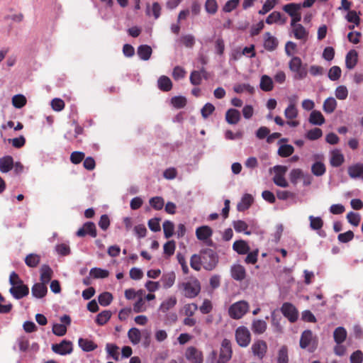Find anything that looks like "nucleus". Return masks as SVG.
<instances>
[{
	"instance_id": "f257e3e1",
	"label": "nucleus",
	"mask_w": 363,
	"mask_h": 363,
	"mask_svg": "<svg viewBox=\"0 0 363 363\" xmlns=\"http://www.w3.org/2000/svg\"><path fill=\"white\" fill-rule=\"evenodd\" d=\"M179 289L182 294L189 298L196 297L201 291L200 281L194 278L188 281L183 282L179 285Z\"/></svg>"
},
{
	"instance_id": "f03ea898",
	"label": "nucleus",
	"mask_w": 363,
	"mask_h": 363,
	"mask_svg": "<svg viewBox=\"0 0 363 363\" xmlns=\"http://www.w3.org/2000/svg\"><path fill=\"white\" fill-rule=\"evenodd\" d=\"M203 267L208 271L216 268L218 262V255L212 249L204 248L201 250Z\"/></svg>"
},
{
	"instance_id": "7ed1b4c3",
	"label": "nucleus",
	"mask_w": 363,
	"mask_h": 363,
	"mask_svg": "<svg viewBox=\"0 0 363 363\" xmlns=\"http://www.w3.org/2000/svg\"><path fill=\"white\" fill-rule=\"evenodd\" d=\"M249 304L245 301H240L232 304L229 309L228 313L230 318L233 319L241 318L248 311Z\"/></svg>"
},
{
	"instance_id": "20e7f679",
	"label": "nucleus",
	"mask_w": 363,
	"mask_h": 363,
	"mask_svg": "<svg viewBox=\"0 0 363 363\" xmlns=\"http://www.w3.org/2000/svg\"><path fill=\"white\" fill-rule=\"evenodd\" d=\"M317 340L313 337V333L310 330H304L300 338V347L302 349L309 347L310 352H313L316 348Z\"/></svg>"
},
{
	"instance_id": "39448f33",
	"label": "nucleus",
	"mask_w": 363,
	"mask_h": 363,
	"mask_svg": "<svg viewBox=\"0 0 363 363\" xmlns=\"http://www.w3.org/2000/svg\"><path fill=\"white\" fill-rule=\"evenodd\" d=\"M250 349L255 358L262 360L267 354L268 346L264 340L259 339L254 341Z\"/></svg>"
},
{
	"instance_id": "423d86ee",
	"label": "nucleus",
	"mask_w": 363,
	"mask_h": 363,
	"mask_svg": "<svg viewBox=\"0 0 363 363\" xmlns=\"http://www.w3.org/2000/svg\"><path fill=\"white\" fill-rule=\"evenodd\" d=\"M235 340L239 346L246 347L251 341L250 330L245 326H240L235 330Z\"/></svg>"
},
{
	"instance_id": "0eeeda50",
	"label": "nucleus",
	"mask_w": 363,
	"mask_h": 363,
	"mask_svg": "<svg viewBox=\"0 0 363 363\" xmlns=\"http://www.w3.org/2000/svg\"><path fill=\"white\" fill-rule=\"evenodd\" d=\"M231 342L228 339L222 341L218 359L216 363H227L232 357Z\"/></svg>"
},
{
	"instance_id": "6e6552de",
	"label": "nucleus",
	"mask_w": 363,
	"mask_h": 363,
	"mask_svg": "<svg viewBox=\"0 0 363 363\" xmlns=\"http://www.w3.org/2000/svg\"><path fill=\"white\" fill-rule=\"evenodd\" d=\"M184 356L190 363H203V354L201 350L194 346H189L186 349Z\"/></svg>"
},
{
	"instance_id": "1a4fd4ad",
	"label": "nucleus",
	"mask_w": 363,
	"mask_h": 363,
	"mask_svg": "<svg viewBox=\"0 0 363 363\" xmlns=\"http://www.w3.org/2000/svg\"><path fill=\"white\" fill-rule=\"evenodd\" d=\"M289 69L291 71L296 74V78L298 79H303L307 75V71L302 67V61L298 57H293L289 62Z\"/></svg>"
},
{
	"instance_id": "9d476101",
	"label": "nucleus",
	"mask_w": 363,
	"mask_h": 363,
	"mask_svg": "<svg viewBox=\"0 0 363 363\" xmlns=\"http://www.w3.org/2000/svg\"><path fill=\"white\" fill-rule=\"evenodd\" d=\"M281 311L291 323H294L298 317V312L296 307L291 303H284L281 307Z\"/></svg>"
},
{
	"instance_id": "9b49d317",
	"label": "nucleus",
	"mask_w": 363,
	"mask_h": 363,
	"mask_svg": "<svg viewBox=\"0 0 363 363\" xmlns=\"http://www.w3.org/2000/svg\"><path fill=\"white\" fill-rule=\"evenodd\" d=\"M52 350L55 353L60 355L70 354L73 350L72 342L69 340H63L59 344L52 345Z\"/></svg>"
},
{
	"instance_id": "f8f14e48",
	"label": "nucleus",
	"mask_w": 363,
	"mask_h": 363,
	"mask_svg": "<svg viewBox=\"0 0 363 363\" xmlns=\"http://www.w3.org/2000/svg\"><path fill=\"white\" fill-rule=\"evenodd\" d=\"M76 235L80 238L87 235L91 238H96L97 236V230L95 224L90 221L86 222L83 226L77 231Z\"/></svg>"
},
{
	"instance_id": "ddd939ff",
	"label": "nucleus",
	"mask_w": 363,
	"mask_h": 363,
	"mask_svg": "<svg viewBox=\"0 0 363 363\" xmlns=\"http://www.w3.org/2000/svg\"><path fill=\"white\" fill-rule=\"evenodd\" d=\"M9 292L16 299H21L29 294V288L22 281L21 284L12 285Z\"/></svg>"
},
{
	"instance_id": "4468645a",
	"label": "nucleus",
	"mask_w": 363,
	"mask_h": 363,
	"mask_svg": "<svg viewBox=\"0 0 363 363\" xmlns=\"http://www.w3.org/2000/svg\"><path fill=\"white\" fill-rule=\"evenodd\" d=\"M277 174L273 178L274 184L281 187H287L289 186L288 182L284 177V174L286 171V167L284 166L277 165L274 167Z\"/></svg>"
},
{
	"instance_id": "2eb2a0df",
	"label": "nucleus",
	"mask_w": 363,
	"mask_h": 363,
	"mask_svg": "<svg viewBox=\"0 0 363 363\" xmlns=\"http://www.w3.org/2000/svg\"><path fill=\"white\" fill-rule=\"evenodd\" d=\"M231 277L236 281H242L246 277V270L240 264H235L230 269Z\"/></svg>"
},
{
	"instance_id": "dca6fc26",
	"label": "nucleus",
	"mask_w": 363,
	"mask_h": 363,
	"mask_svg": "<svg viewBox=\"0 0 363 363\" xmlns=\"http://www.w3.org/2000/svg\"><path fill=\"white\" fill-rule=\"evenodd\" d=\"M213 230L208 225H202L196 229V236L199 240H208L213 235Z\"/></svg>"
},
{
	"instance_id": "f3484780",
	"label": "nucleus",
	"mask_w": 363,
	"mask_h": 363,
	"mask_svg": "<svg viewBox=\"0 0 363 363\" xmlns=\"http://www.w3.org/2000/svg\"><path fill=\"white\" fill-rule=\"evenodd\" d=\"M267 324L265 320L254 319L252 322L251 330L255 335H262L267 330Z\"/></svg>"
},
{
	"instance_id": "a211bd4d",
	"label": "nucleus",
	"mask_w": 363,
	"mask_h": 363,
	"mask_svg": "<svg viewBox=\"0 0 363 363\" xmlns=\"http://www.w3.org/2000/svg\"><path fill=\"white\" fill-rule=\"evenodd\" d=\"M13 159L10 155L4 156L0 158V172L7 173L13 167Z\"/></svg>"
},
{
	"instance_id": "6ab92c4d",
	"label": "nucleus",
	"mask_w": 363,
	"mask_h": 363,
	"mask_svg": "<svg viewBox=\"0 0 363 363\" xmlns=\"http://www.w3.org/2000/svg\"><path fill=\"white\" fill-rule=\"evenodd\" d=\"M345 162L344 155L340 150L335 149L331 152L330 163L332 167H338Z\"/></svg>"
},
{
	"instance_id": "aec40b11",
	"label": "nucleus",
	"mask_w": 363,
	"mask_h": 363,
	"mask_svg": "<svg viewBox=\"0 0 363 363\" xmlns=\"http://www.w3.org/2000/svg\"><path fill=\"white\" fill-rule=\"evenodd\" d=\"M240 113L235 108H230L225 113V121L228 124L235 125L240 120Z\"/></svg>"
},
{
	"instance_id": "412c9836",
	"label": "nucleus",
	"mask_w": 363,
	"mask_h": 363,
	"mask_svg": "<svg viewBox=\"0 0 363 363\" xmlns=\"http://www.w3.org/2000/svg\"><path fill=\"white\" fill-rule=\"evenodd\" d=\"M277 39L271 35L270 33L267 32L264 34V47L268 51L274 50L278 46Z\"/></svg>"
},
{
	"instance_id": "4be33fe9",
	"label": "nucleus",
	"mask_w": 363,
	"mask_h": 363,
	"mask_svg": "<svg viewBox=\"0 0 363 363\" xmlns=\"http://www.w3.org/2000/svg\"><path fill=\"white\" fill-rule=\"evenodd\" d=\"M47 286L43 283H36L31 289L32 295L38 298H43L47 294Z\"/></svg>"
},
{
	"instance_id": "5701e85b",
	"label": "nucleus",
	"mask_w": 363,
	"mask_h": 363,
	"mask_svg": "<svg viewBox=\"0 0 363 363\" xmlns=\"http://www.w3.org/2000/svg\"><path fill=\"white\" fill-rule=\"evenodd\" d=\"M254 201L253 197L249 194H245L241 199V201L237 205L238 211H245L248 209Z\"/></svg>"
},
{
	"instance_id": "b1692460",
	"label": "nucleus",
	"mask_w": 363,
	"mask_h": 363,
	"mask_svg": "<svg viewBox=\"0 0 363 363\" xmlns=\"http://www.w3.org/2000/svg\"><path fill=\"white\" fill-rule=\"evenodd\" d=\"M53 275V271L48 264H43L40 269V281L44 284H48Z\"/></svg>"
},
{
	"instance_id": "393cba45",
	"label": "nucleus",
	"mask_w": 363,
	"mask_h": 363,
	"mask_svg": "<svg viewBox=\"0 0 363 363\" xmlns=\"http://www.w3.org/2000/svg\"><path fill=\"white\" fill-rule=\"evenodd\" d=\"M286 18L283 17L282 14L279 11H274L270 13L266 18V23L269 25L279 23L281 25L285 24Z\"/></svg>"
},
{
	"instance_id": "a878e982",
	"label": "nucleus",
	"mask_w": 363,
	"mask_h": 363,
	"mask_svg": "<svg viewBox=\"0 0 363 363\" xmlns=\"http://www.w3.org/2000/svg\"><path fill=\"white\" fill-rule=\"evenodd\" d=\"M347 173L352 179H356L360 177H363V164L357 163L350 166L347 169Z\"/></svg>"
},
{
	"instance_id": "bb28decb",
	"label": "nucleus",
	"mask_w": 363,
	"mask_h": 363,
	"mask_svg": "<svg viewBox=\"0 0 363 363\" xmlns=\"http://www.w3.org/2000/svg\"><path fill=\"white\" fill-rule=\"evenodd\" d=\"M175 279L176 275L173 272L164 274L160 280L162 284L163 288L169 289L172 287L175 282Z\"/></svg>"
},
{
	"instance_id": "cd10ccee",
	"label": "nucleus",
	"mask_w": 363,
	"mask_h": 363,
	"mask_svg": "<svg viewBox=\"0 0 363 363\" xmlns=\"http://www.w3.org/2000/svg\"><path fill=\"white\" fill-rule=\"evenodd\" d=\"M233 248L239 255H245L250 251L249 245L245 240H242L234 242Z\"/></svg>"
},
{
	"instance_id": "c85d7f7f",
	"label": "nucleus",
	"mask_w": 363,
	"mask_h": 363,
	"mask_svg": "<svg viewBox=\"0 0 363 363\" xmlns=\"http://www.w3.org/2000/svg\"><path fill=\"white\" fill-rule=\"evenodd\" d=\"M158 88L162 91H169L172 88L171 79L164 75L161 76L157 81Z\"/></svg>"
},
{
	"instance_id": "c756f323",
	"label": "nucleus",
	"mask_w": 363,
	"mask_h": 363,
	"mask_svg": "<svg viewBox=\"0 0 363 363\" xmlns=\"http://www.w3.org/2000/svg\"><path fill=\"white\" fill-rule=\"evenodd\" d=\"M143 333L137 328H132L128 332V337L130 342L133 345H138L141 340Z\"/></svg>"
},
{
	"instance_id": "7c9ffc66",
	"label": "nucleus",
	"mask_w": 363,
	"mask_h": 363,
	"mask_svg": "<svg viewBox=\"0 0 363 363\" xmlns=\"http://www.w3.org/2000/svg\"><path fill=\"white\" fill-rule=\"evenodd\" d=\"M298 109L294 101L290 100V104L284 111V116L288 120H293L298 116Z\"/></svg>"
},
{
	"instance_id": "2f4dec72",
	"label": "nucleus",
	"mask_w": 363,
	"mask_h": 363,
	"mask_svg": "<svg viewBox=\"0 0 363 363\" xmlns=\"http://www.w3.org/2000/svg\"><path fill=\"white\" fill-rule=\"evenodd\" d=\"M138 55L143 60H147L150 58L152 50L147 45H142L138 48Z\"/></svg>"
},
{
	"instance_id": "473e14b6",
	"label": "nucleus",
	"mask_w": 363,
	"mask_h": 363,
	"mask_svg": "<svg viewBox=\"0 0 363 363\" xmlns=\"http://www.w3.org/2000/svg\"><path fill=\"white\" fill-rule=\"evenodd\" d=\"M325 121V118L320 111L314 110L311 113L309 122L311 124L321 125Z\"/></svg>"
},
{
	"instance_id": "72a5a7b5",
	"label": "nucleus",
	"mask_w": 363,
	"mask_h": 363,
	"mask_svg": "<svg viewBox=\"0 0 363 363\" xmlns=\"http://www.w3.org/2000/svg\"><path fill=\"white\" fill-rule=\"evenodd\" d=\"M357 62V52L354 50H350L346 55L345 64L346 67L351 69H353Z\"/></svg>"
},
{
	"instance_id": "f704fd0d",
	"label": "nucleus",
	"mask_w": 363,
	"mask_h": 363,
	"mask_svg": "<svg viewBox=\"0 0 363 363\" xmlns=\"http://www.w3.org/2000/svg\"><path fill=\"white\" fill-rule=\"evenodd\" d=\"M335 342L337 344H342L347 337V331L343 327L337 328L333 333Z\"/></svg>"
},
{
	"instance_id": "c9c22d12",
	"label": "nucleus",
	"mask_w": 363,
	"mask_h": 363,
	"mask_svg": "<svg viewBox=\"0 0 363 363\" xmlns=\"http://www.w3.org/2000/svg\"><path fill=\"white\" fill-rule=\"evenodd\" d=\"M78 342L79 346L85 352H91L97 347L92 340L88 339L79 338Z\"/></svg>"
},
{
	"instance_id": "e433bc0d",
	"label": "nucleus",
	"mask_w": 363,
	"mask_h": 363,
	"mask_svg": "<svg viewBox=\"0 0 363 363\" xmlns=\"http://www.w3.org/2000/svg\"><path fill=\"white\" fill-rule=\"evenodd\" d=\"M260 89L264 91H270L274 88L273 81L267 75H263L260 79Z\"/></svg>"
},
{
	"instance_id": "4c0bfd02",
	"label": "nucleus",
	"mask_w": 363,
	"mask_h": 363,
	"mask_svg": "<svg viewBox=\"0 0 363 363\" xmlns=\"http://www.w3.org/2000/svg\"><path fill=\"white\" fill-rule=\"evenodd\" d=\"M177 298L174 296H171L164 300L160 306V311L162 313H166L169 309L174 308L177 304Z\"/></svg>"
},
{
	"instance_id": "58836bf2",
	"label": "nucleus",
	"mask_w": 363,
	"mask_h": 363,
	"mask_svg": "<svg viewBox=\"0 0 363 363\" xmlns=\"http://www.w3.org/2000/svg\"><path fill=\"white\" fill-rule=\"evenodd\" d=\"M294 34L296 39L306 40L308 38V32L301 24H297L294 27Z\"/></svg>"
},
{
	"instance_id": "ea45409f",
	"label": "nucleus",
	"mask_w": 363,
	"mask_h": 363,
	"mask_svg": "<svg viewBox=\"0 0 363 363\" xmlns=\"http://www.w3.org/2000/svg\"><path fill=\"white\" fill-rule=\"evenodd\" d=\"M190 265L191 267L196 271L201 270V267H203L201 251L199 252V254H194L191 257Z\"/></svg>"
},
{
	"instance_id": "a19ab883",
	"label": "nucleus",
	"mask_w": 363,
	"mask_h": 363,
	"mask_svg": "<svg viewBox=\"0 0 363 363\" xmlns=\"http://www.w3.org/2000/svg\"><path fill=\"white\" fill-rule=\"evenodd\" d=\"M337 107V101L333 97L326 99L323 103V109L327 113H332Z\"/></svg>"
},
{
	"instance_id": "79ce46f5",
	"label": "nucleus",
	"mask_w": 363,
	"mask_h": 363,
	"mask_svg": "<svg viewBox=\"0 0 363 363\" xmlns=\"http://www.w3.org/2000/svg\"><path fill=\"white\" fill-rule=\"evenodd\" d=\"M40 262V256L31 253L28 255L25 258V263L29 267H36Z\"/></svg>"
},
{
	"instance_id": "37998d69",
	"label": "nucleus",
	"mask_w": 363,
	"mask_h": 363,
	"mask_svg": "<svg viewBox=\"0 0 363 363\" xmlns=\"http://www.w3.org/2000/svg\"><path fill=\"white\" fill-rule=\"evenodd\" d=\"M111 315L110 311H103L97 315L95 322L99 325H104L110 320Z\"/></svg>"
},
{
	"instance_id": "c03bdc74",
	"label": "nucleus",
	"mask_w": 363,
	"mask_h": 363,
	"mask_svg": "<svg viewBox=\"0 0 363 363\" xmlns=\"http://www.w3.org/2000/svg\"><path fill=\"white\" fill-rule=\"evenodd\" d=\"M301 9L300 4L290 3L283 6V10L287 13L290 16H294L299 12Z\"/></svg>"
},
{
	"instance_id": "a18cd8bd",
	"label": "nucleus",
	"mask_w": 363,
	"mask_h": 363,
	"mask_svg": "<svg viewBox=\"0 0 363 363\" xmlns=\"http://www.w3.org/2000/svg\"><path fill=\"white\" fill-rule=\"evenodd\" d=\"M89 274L94 279H104L108 277L109 272L106 269L94 267L91 269Z\"/></svg>"
},
{
	"instance_id": "49530a36",
	"label": "nucleus",
	"mask_w": 363,
	"mask_h": 363,
	"mask_svg": "<svg viewBox=\"0 0 363 363\" xmlns=\"http://www.w3.org/2000/svg\"><path fill=\"white\" fill-rule=\"evenodd\" d=\"M308 220H310V228L313 230H319L323 226V220L319 216H310Z\"/></svg>"
},
{
	"instance_id": "de8ad7c7",
	"label": "nucleus",
	"mask_w": 363,
	"mask_h": 363,
	"mask_svg": "<svg viewBox=\"0 0 363 363\" xmlns=\"http://www.w3.org/2000/svg\"><path fill=\"white\" fill-rule=\"evenodd\" d=\"M325 172V166L321 162H315L311 167V172L316 177H320L323 175Z\"/></svg>"
},
{
	"instance_id": "09e8293b",
	"label": "nucleus",
	"mask_w": 363,
	"mask_h": 363,
	"mask_svg": "<svg viewBox=\"0 0 363 363\" xmlns=\"http://www.w3.org/2000/svg\"><path fill=\"white\" fill-rule=\"evenodd\" d=\"M233 228L238 233H245L246 235H250L251 232L247 231L248 225L244 221L241 220H235L233 223Z\"/></svg>"
},
{
	"instance_id": "8fccbe9b",
	"label": "nucleus",
	"mask_w": 363,
	"mask_h": 363,
	"mask_svg": "<svg viewBox=\"0 0 363 363\" xmlns=\"http://www.w3.org/2000/svg\"><path fill=\"white\" fill-rule=\"evenodd\" d=\"M294 152V148L291 145H281L278 149V155L281 157L291 156Z\"/></svg>"
},
{
	"instance_id": "3c124183",
	"label": "nucleus",
	"mask_w": 363,
	"mask_h": 363,
	"mask_svg": "<svg viewBox=\"0 0 363 363\" xmlns=\"http://www.w3.org/2000/svg\"><path fill=\"white\" fill-rule=\"evenodd\" d=\"M288 348L286 345L281 347L278 352L277 363H288Z\"/></svg>"
},
{
	"instance_id": "603ef678",
	"label": "nucleus",
	"mask_w": 363,
	"mask_h": 363,
	"mask_svg": "<svg viewBox=\"0 0 363 363\" xmlns=\"http://www.w3.org/2000/svg\"><path fill=\"white\" fill-rule=\"evenodd\" d=\"M113 300V296L109 292H104L98 297L99 303L102 306H108Z\"/></svg>"
},
{
	"instance_id": "864d4df0",
	"label": "nucleus",
	"mask_w": 363,
	"mask_h": 363,
	"mask_svg": "<svg viewBox=\"0 0 363 363\" xmlns=\"http://www.w3.org/2000/svg\"><path fill=\"white\" fill-rule=\"evenodd\" d=\"M150 205L157 211L162 209L164 204V201L161 196H155L150 199Z\"/></svg>"
},
{
	"instance_id": "5fc2aeb1",
	"label": "nucleus",
	"mask_w": 363,
	"mask_h": 363,
	"mask_svg": "<svg viewBox=\"0 0 363 363\" xmlns=\"http://www.w3.org/2000/svg\"><path fill=\"white\" fill-rule=\"evenodd\" d=\"M162 226H163L164 237L166 238H169L170 237H172L174 234V223L170 220H165L163 223Z\"/></svg>"
},
{
	"instance_id": "6e6d98bb",
	"label": "nucleus",
	"mask_w": 363,
	"mask_h": 363,
	"mask_svg": "<svg viewBox=\"0 0 363 363\" xmlns=\"http://www.w3.org/2000/svg\"><path fill=\"white\" fill-rule=\"evenodd\" d=\"M233 90L235 92L240 94L245 91H247L250 94H253L255 91V89L253 86H250L248 84H235L233 87Z\"/></svg>"
},
{
	"instance_id": "4d7b16f0",
	"label": "nucleus",
	"mask_w": 363,
	"mask_h": 363,
	"mask_svg": "<svg viewBox=\"0 0 363 363\" xmlns=\"http://www.w3.org/2000/svg\"><path fill=\"white\" fill-rule=\"evenodd\" d=\"M26 104V99L23 95L17 94L12 98V104L15 108H21Z\"/></svg>"
},
{
	"instance_id": "13d9d810",
	"label": "nucleus",
	"mask_w": 363,
	"mask_h": 363,
	"mask_svg": "<svg viewBox=\"0 0 363 363\" xmlns=\"http://www.w3.org/2000/svg\"><path fill=\"white\" fill-rule=\"evenodd\" d=\"M218 4L216 0H206L205 3V10L209 14H215L218 11Z\"/></svg>"
},
{
	"instance_id": "bf43d9fd",
	"label": "nucleus",
	"mask_w": 363,
	"mask_h": 363,
	"mask_svg": "<svg viewBox=\"0 0 363 363\" xmlns=\"http://www.w3.org/2000/svg\"><path fill=\"white\" fill-rule=\"evenodd\" d=\"M323 135V132L320 128H315L308 130L306 137L310 140H315Z\"/></svg>"
},
{
	"instance_id": "052dcab7",
	"label": "nucleus",
	"mask_w": 363,
	"mask_h": 363,
	"mask_svg": "<svg viewBox=\"0 0 363 363\" xmlns=\"http://www.w3.org/2000/svg\"><path fill=\"white\" fill-rule=\"evenodd\" d=\"M171 103L177 108H182L186 105V99L184 96H174L171 99Z\"/></svg>"
},
{
	"instance_id": "680f3d73",
	"label": "nucleus",
	"mask_w": 363,
	"mask_h": 363,
	"mask_svg": "<svg viewBox=\"0 0 363 363\" xmlns=\"http://www.w3.org/2000/svg\"><path fill=\"white\" fill-rule=\"evenodd\" d=\"M341 76V69L338 66L332 67L328 72V77L332 81H336Z\"/></svg>"
},
{
	"instance_id": "e2e57ef3",
	"label": "nucleus",
	"mask_w": 363,
	"mask_h": 363,
	"mask_svg": "<svg viewBox=\"0 0 363 363\" xmlns=\"http://www.w3.org/2000/svg\"><path fill=\"white\" fill-rule=\"evenodd\" d=\"M85 157V155L82 152L74 151L70 155V161L74 164H78L82 162Z\"/></svg>"
},
{
	"instance_id": "0e129e2a",
	"label": "nucleus",
	"mask_w": 363,
	"mask_h": 363,
	"mask_svg": "<svg viewBox=\"0 0 363 363\" xmlns=\"http://www.w3.org/2000/svg\"><path fill=\"white\" fill-rule=\"evenodd\" d=\"M346 19L350 23H353L355 26H359L360 23V18L357 15V12L354 10L348 11L346 16Z\"/></svg>"
},
{
	"instance_id": "69168bd1",
	"label": "nucleus",
	"mask_w": 363,
	"mask_h": 363,
	"mask_svg": "<svg viewBox=\"0 0 363 363\" xmlns=\"http://www.w3.org/2000/svg\"><path fill=\"white\" fill-rule=\"evenodd\" d=\"M275 0H267L262 6V8L258 11L259 14L264 15L271 11L275 6Z\"/></svg>"
},
{
	"instance_id": "338daca9",
	"label": "nucleus",
	"mask_w": 363,
	"mask_h": 363,
	"mask_svg": "<svg viewBox=\"0 0 363 363\" xmlns=\"http://www.w3.org/2000/svg\"><path fill=\"white\" fill-rule=\"evenodd\" d=\"M52 333L57 336H63L67 333V326L64 324L55 323L52 326Z\"/></svg>"
},
{
	"instance_id": "774afa93",
	"label": "nucleus",
	"mask_w": 363,
	"mask_h": 363,
	"mask_svg": "<svg viewBox=\"0 0 363 363\" xmlns=\"http://www.w3.org/2000/svg\"><path fill=\"white\" fill-rule=\"evenodd\" d=\"M181 41L185 47L191 48L195 44V38L194 35L188 34L183 35L181 38Z\"/></svg>"
}]
</instances>
